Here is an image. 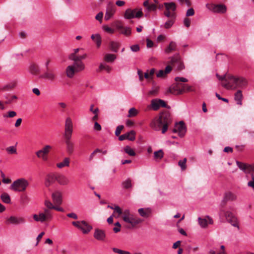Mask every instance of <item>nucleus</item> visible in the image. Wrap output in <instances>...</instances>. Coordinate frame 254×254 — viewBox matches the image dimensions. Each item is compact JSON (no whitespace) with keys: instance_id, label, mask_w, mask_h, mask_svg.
<instances>
[{"instance_id":"nucleus-42","label":"nucleus","mask_w":254,"mask_h":254,"mask_svg":"<svg viewBox=\"0 0 254 254\" xmlns=\"http://www.w3.org/2000/svg\"><path fill=\"white\" fill-rule=\"evenodd\" d=\"M124 151L130 156H134L136 154L135 151L129 146H126L124 148Z\"/></svg>"},{"instance_id":"nucleus-26","label":"nucleus","mask_w":254,"mask_h":254,"mask_svg":"<svg viewBox=\"0 0 254 254\" xmlns=\"http://www.w3.org/2000/svg\"><path fill=\"white\" fill-rule=\"evenodd\" d=\"M234 98L237 104L239 105H242L243 94L241 90H239L236 92Z\"/></svg>"},{"instance_id":"nucleus-47","label":"nucleus","mask_w":254,"mask_h":254,"mask_svg":"<svg viewBox=\"0 0 254 254\" xmlns=\"http://www.w3.org/2000/svg\"><path fill=\"white\" fill-rule=\"evenodd\" d=\"M72 133H73V132L64 131V138L65 143L67 142L72 141L71 140V139Z\"/></svg>"},{"instance_id":"nucleus-12","label":"nucleus","mask_w":254,"mask_h":254,"mask_svg":"<svg viewBox=\"0 0 254 254\" xmlns=\"http://www.w3.org/2000/svg\"><path fill=\"white\" fill-rule=\"evenodd\" d=\"M40 77L48 80L54 81L56 79L57 76L54 69L47 68Z\"/></svg>"},{"instance_id":"nucleus-7","label":"nucleus","mask_w":254,"mask_h":254,"mask_svg":"<svg viewBox=\"0 0 254 254\" xmlns=\"http://www.w3.org/2000/svg\"><path fill=\"white\" fill-rule=\"evenodd\" d=\"M169 59L170 60L169 64L172 65L177 70H181L185 68L184 64L179 54L174 55Z\"/></svg>"},{"instance_id":"nucleus-64","label":"nucleus","mask_w":254,"mask_h":254,"mask_svg":"<svg viewBox=\"0 0 254 254\" xmlns=\"http://www.w3.org/2000/svg\"><path fill=\"white\" fill-rule=\"evenodd\" d=\"M194 14V11L192 8H189L186 13L187 16H192Z\"/></svg>"},{"instance_id":"nucleus-58","label":"nucleus","mask_w":254,"mask_h":254,"mask_svg":"<svg viewBox=\"0 0 254 254\" xmlns=\"http://www.w3.org/2000/svg\"><path fill=\"white\" fill-rule=\"evenodd\" d=\"M115 227L113 228V231L115 233H117L120 231L121 225L119 222L115 224Z\"/></svg>"},{"instance_id":"nucleus-10","label":"nucleus","mask_w":254,"mask_h":254,"mask_svg":"<svg viewBox=\"0 0 254 254\" xmlns=\"http://www.w3.org/2000/svg\"><path fill=\"white\" fill-rule=\"evenodd\" d=\"M143 15V12L140 9L137 11L136 8L131 9H127L124 14V18L126 19H130L133 18H140Z\"/></svg>"},{"instance_id":"nucleus-20","label":"nucleus","mask_w":254,"mask_h":254,"mask_svg":"<svg viewBox=\"0 0 254 254\" xmlns=\"http://www.w3.org/2000/svg\"><path fill=\"white\" fill-rule=\"evenodd\" d=\"M180 86H181V84L177 83L176 85L168 89L167 92H169L173 94H181L183 93L184 89H182V88H180Z\"/></svg>"},{"instance_id":"nucleus-2","label":"nucleus","mask_w":254,"mask_h":254,"mask_svg":"<svg viewBox=\"0 0 254 254\" xmlns=\"http://www.w3.org/2000/svg\"><path fill=\"white\" fill-rule=\"evenodd\" d=\"M172 122L170 113L166 111L161 113L159 117L155 118L150 124L152 128L159 130L162 127V133H164L168 129V125Z\"/></svg>"},{"instance_id":"nucleus-51","label":"nucleus","mask_w":254,"mask_h":254,"mask_svg":"<svg viewBox=\"0 0 254 254\" xmlns=\"http://www.w3.org/2000/svg\"><path fill=\"white\" fill-rule=\"evenodd\" d=\"M5 99H6L5 101V104H9L14 102V101L17 99V97L16 95H11L10 97L8 98L7 97H5Z\"/></svg>"},{"instance_id":"nucleus-21","label":"nucleus","mask_w":254,"mask_h":254,"mask_svg":"<svg viewBox=\"0 0 254 254\" xmlns=\"http://www.w3.org/2000/svg\"><path fill=\"white\" fill-rule=\"evenodd\" d=\"M94 237L98 241H104L106 234L104 231L100 229H95L94 233Z\"/></svg>"},{"instance_id":"nucleus-15","label":"nucleus","mask_w":254,"mask_h":254,"mask_svg":"<svg viewBox=\"0 0 254 254\" xmlns=\"http://www.w3.org/2000/svg\"><path fill=\"white\" fill-rule=\"evenodd\" d=\"M52 198L56 205H61L63 203V193L60 190H56L52 194Z\"/></svg>"},{"instance_id":"nucleus-56","label":"nucleus","mask_w":254,"mask_h":254,"mask_svg":"<svg viewBox=\"0 0 254 254\" xmlns=\"http://www.w3.org/2000/svg\"><path fill=\"white\" fill-rule=\"evenodd\" d=\"M115 25L117 30L121 31L124 27L122 25V22L120 20H117L115 22Z\"/></svg>"},{"instance_id":"nucleus-63","label":"nucleus","mask_w":254,"mask_h":254,"mask_svg":"<svg viewBox=\"0 0 254 254\" xmlns=\"http://www.w3.org/2000/svg\"><path fill=\"white\" fill-rule=\"evenodd\" d=\"M159 91V87H156L153 88L150 91L149 94L151 95H155L157 94Z\"/></svg>"},{"instance_id":"nucleus-17","label":"nucleus","mask_w":254,"mask_h":254,"mask_svg":"<svg viewBox=\"0 0 254 254\" xmlns=\"http://www.w3.org/2000/svg\"><path fill=\"white\" fill-rule=\"evenodd\" d=\"M56 181L61 186H67L69 183L68 178L63 174H59L56 177Z\"/></svg>"},{"instance_id":"nucleus-35","label":"nucleus","mask_w":254,"mask_h":254,"mask_svg":"<svg viewBox=\"0 0 254 254\" xmlns=\"http://www.w3.org/2000/svg\"><path fill=\"white\" fill-rule=\"evenodd\" d=\"M99 71L105 70L107 72L110 73L111 71L112 68L105 63H101L99 65Z\"/></svg>"},{"instance_id":"nucleus-32","label":"nucleus","mask_w":254,"mask_h":254,"mask_svg":"<svg viewBox=\"0 0 254 254\" xmlns=\"http://www.w3.org/2000/svg\"><path fill=\"white\" fill-rule=\"evenodd\" d=\"M120 46V44L118 42L111 41L110 42V48L113 52H117Z\"/></svg>"},{"instance_id":"nucleus-62","label":"nucleus","mask_w":254,"mask_h":254,"mask_svg":"<svg viewBox=\"0 0 254 254\" xmlns=\"http://www.w3.org/2000/svg\"><path fill=\"white\" fill-rule=\"evenodd\" d=\"M114 210H115V212L118 213L119 215L123 214V211H122L121 208L118 205H115Z\"/></svg>"},{"instance_id":"nucleus-16","label":"nucleus","mask_w":254,"mask_h":254,"mask_svg":"<svg viewBox=\"0 0 254 254\" xmlns=\"http://www.w3.org/2000/svg\"><path fill=\"white\" fill-rule=\"evenodd\" d=\"M57 176L54 174L50 173L46 175L45 179V185L46 187H49L53 184L56 181Z\"/></svg>"},{"instance_id":"nucleus-50","label":"nucleus","mask_w":254,"mask_h":254,"mask_svg":"<svg viewBox=\"0 0 254 254\" xmlns=\"http://www.w3.org/2000/svg\"><path fill=\"white\" fill-rule=\"evenodd\" d=\"M151 106L153 110H157L160 107L158 99L153 100L151 101Z\"/></svg>"},{"instance_id":"nucleus-27","label":"nucleus","mask_w":254,"mask_h":254,"mask_svg":"<svg viewBox=\"0 0 254 254\" xmlns=\"http://www.w3.org/2000/svg\"><path fill=\"white\" fill-rule=\"evenodd\" d=\"M29 72L33 75H37L40 72V69L38 65L35 64H32L29 68Z\"/></svg>"},{"instance_id":"nucleus-8","label":"nucleus","mask_w":254,"mask_h":254,"mask_svg":"<svg viewBox=\"0 0 254 254\" xmlns=\"http://www.w3.org/2000/svg\"><path fill=\"white\" fill-rule=\"evenodd\" d=\"M52 149V146L50 145H46L41 149L38 150L36 153L37 157L41 159L43 161L48 160V155Z\"/></svg>"},{"instance_id":"nucleus-60","label":"nucleus","mask_w":254,"mask_h":254,"mask_svg":"<svg viewBox=\"0 0 254 254\" xmlns=\"http://www.w3.org/2000/svg\"><path fill=\"white\" fill-rule=\"evenodd\" d=\"M123 128H124V126H123V125L118 126L117 127L116 130H115V135L116 136H119Z\"/></svg>"},{"instance_id":"nucleus-33","label":"nucleus","mask_w":254,"mask_h":254,"mask_svg":"<svg viewBox=\"0 0 254 254\" xmlns=\"http://www.w3.org/2000/svg\"><path fill=\"white\" fill-rule=\"evenodd\" d=\"M116 56L112 54H107L105 55L104 60L108 63H113L116 59Z\"/></svg>"},{"instance_id":"nucleus-59","label":"nucleus","mask_w":254,"mask_h":254,"mask_svg":"<svg viewBox=\"0 0 254 254\" xmlns=\"http://www.w3.org/2000/svg\"><path fill=\"white\" fill-rule=\"evenodd\" d=\"M123 186H124V188H125L126 189L130 188L131 187V180L129 179H127V180H126L123 183Z\"/></svg>"},{"instance_id":"nucleus-43","label":"nucleus","mask_w":254,"mask_h":254,"mask_svg":"<svg viewBox=\"0 0 254 254\" xmlns=\"http://www.w3.org/2000/svg\"><path fill=\"white\" fill-rule=\"evenodd\" d=\"M120 33L126 36H129L131 33V28L129 27H124V28L120 31Z\"/></svg>"},{"instance_id":"nucleus-39","label":"nucleus","mask_w":254,"mask_h":254,"mask_svg":"<svg viewBox=\"0 0 254 254\" xmlns=\"http://www.w3.org/2000/svg\"><path fill=\"white\" fill-rule=\"evenodd\" d=\"M176 48V44L174 42H171L168 47L165 49V53L169 54L172 51H175Z\"/></svg>"},{"instance_id":"nucleus-3","label":"nucleus","mask_w":254,"mask_h":254,"mask_svg":"<svg viewBox=\"0 0 254 254\" xmlns=\"http://www.w3.org/2000/svg\"><path fill=\"white\" fill-rule=\"evenodd\" d=\"M248 81L243 77H237L229 75L226 77V82L222 86L227 89L234 90L237 88H243L247 86Z\"/></svg>"},{"instance_id":"nucleus-48","label":"nucleus","mask_w":254,"mask_h":254,"mask_svg":"<svg viewBox=\"0 0 254 254\" xmlns=\"http://www.w3.org/2000/svg\"><path fill=\"white\" fill-rule=\"evenodd\" d=\"M181 87L183 90V92L185 91L190 92L194 91V90L191 86L187 84H181Z\"/></svg>"},{"instance_id":"nucleus-53","label":"nucleus","mask_w":254,"mask_h":254,"mask_svg":"<svg viewBox=\"0 0 254 254\" xmlns=\"http://www.w3.org/2000/svg\"><path fill=\"white\" fill-rule=\"evenodd\" d=\"M102 29L104 31L109 34H113L115 32V30L108 25H103L102 26Z\"/></svg>"},{"instance_id":"nucleus-30","label":"nucleus","mask_w":254,"mask_h":254,"mask_svg":"<svg viewBox=\"0 0 254 254\" xmlns=\"http://www.w3.org/2000/svg\"><path fill=\"white\" fill-rule=\"evenodd\" d=\"M91 38L94 41L96 44L97 47H100L101 45V37L100 34H92L91 36Z\"/></svg>"},{"instance_id":"nucleus-40","label":"nucleus","mask_w":254,"mask_h":254,"mask_svg":"<svg viewBox=\"0 0 254 254\" xmlns=\"http://www.w3.org/2000/svg\"><path fill=\"white\" fill-rule=\"evenodd\" d=\"M164 5L167 10H172L174 11L176 9V6L174 2H165Z\"/></svg>"},{"instance_id":"nucleus-45","label":"nucleus","mask_w":254,"mask_h":254,"mask_svg":"<svg viewBox=\"0 0 254 254\" xmlns=\"http://www.w3.org/2000/svg\"><path fill=\"white\" fill-rule=\"evenodd\" d=\"M8 154H17V148L16 146H10L5 149Z\"/></svg>"},{"instance_id":"nucleus-22","label":"nucleus","mask_w":254,"mask_h":254,"mask_svg":"<svg viewBox=\"0 0 254 254\" xmlns=\"http://www.w3.org/2000/svg\"><path fill=\"white\" fill-rule=\"evenodd\" d=\"M73 125L72 119L70 117L66 118L64 125V131L68 132H73Z\"/></svg>"},{"instance_id":"nucleus-57","label":"nucleus","mask_w":254,"mask_h":254,"mask_svg":"<svg viewBox=\"0 0 254 254\" xmlns=\"http://www.w3.org/2000/svg\"><path fill=\"white\" fill-rule=\"evenodd\" d=\"M206 7L208 9L214 12L216 7V4L213 3H207L206 4Z\"/></svg>"},{"instance_id":"nucleus-36","label":"nucleus","mask_w":254,"mask_h":254,"mask_svg":"<svg viewBox=\"0 0 254 254\" xmlns=\"http://www.w3.org/2000/svg\"><path fill=\"white\" fill-rule=\"evenodd\" d=\"M224 198L226 201H234L237 199V196L231 192H228L225 193Z\"/></svg>"},{"instance_id":"nucleus-41","label":"nucleus","mask_w":254,"mask_h":254,"mask_svg":"<svg viewBox=\"0 0 254 254\" xmlns=\"http://www.w3.org/2000/svg\"><path fill=\"white\" fill-rule=\"evenodd\" d=\"M135 132L133 130L126 133L127 139L130 141H134L135 139Z\"/></svg>"},{"instance_id":"nucleus-61","label":"nucleus","mask_w":254,"mask_h":254,"mask_svg":"<svg viewBox=\"0 0 254 254\" xmlns=\"http://www.w3.org/2000/svg\"><path fill=\"white\" fill-rule=\"evenodd\" d=\"M16 115V113L15 111H11L7 112V115H4V117L13 118Z\"/></svg>"},{"instance_id":"nucleus-25","label":"nucleus","mask_w":254,"mask_h":254,"mask_svg":"<svg viewBox=\"0 0 254 254\" xmlns=\"http://www.w3.org/2000/svg\"><path fill=\"white\" fill-rule=\"evenodd\" d=\"M70 158L68 157H64L63 160L57 164V167L59 169H62L64 167H67L69 166Z\"/></svg>"},{"instance_id":"nucleus-28","label":"nucleus","mask_w":254,"mask_h":254,"mask_svg":"<svg viewBox=\"0 0 254 254\" xmlns=\"http://www.w3.org/2000/svg\"><path fill=\"white\" fill-rule=\"evenodd\" d=\"M236 164L241 170H243L246 173H248L250 171L251 165H247L246 164L240 162L239 161H237Z\"/></svg>"},{"instance_id":"nucleus-18","label":"nucleus","mask_w":254,"mask_h":254,"mask_svg":"<svg viewBox=\"0 0 254 254\" xmlns=\"http://www.w3.org/2000/svg\"><path fill=\"white\" fill-rule=\"evenodd\" d=\"M139 215L144 218L150 217L152 214V209L149 208H140L138 209Z\"/></svg>"},{"instance_id":"nucleus-6","label":"nucleus","mask_w":254,"mask_h":254,"mask_svg":"<svg viewBox=\"0 0 254 254\" xmlns=\"http://www.w3.org/2000/svg\"><path fill=\"white\" fill-rule=\"evenodd\" d=\"M29 185L27 180L20 178L14 181L10 186V189L15 191L22 192L26 190Z\"/></svg>"},{"instance_id":"nucleus-52","label":"nucleus","mask_w":254,"mask_h":254,"mask_svg":"<svg viewBox=\"0 0 254 254\" xmlns=\"http://www.w3.org/2000/svg\"><path fill=\"white\" fill-rule=\"evenodd\" d=\"M85 224V221H73L72 222V224L75 226V227L79 229H83L82 228H81V224Z\"/></svg>"},{"instance_id":"nucleus-49","label":"nucleus","mask_w":254,"mask_h":254,"mask_svg":"<svg viewBox=\"0 0 254 254\" xmlns=\"http://www.w3.org/2000/svg\"><path fill=\"white\" fill-rule=\"evenodd\" d=\"M187 159L186 158H185L182 160H180L178 162L179 166L181 168L182 170H185L187 168L186 162Z\"/></svg>"},{"instance_id":"nucleus-34","label":"nucleus","mask_w":254,"mask_h":254,"mask_svg":"<svg viewBox=\"0 0 254 254\" xmlns=\"http://www.w3.org/2000/svg\"><path fill=\"white\" fill-rule=\"evenodd\" d=\"M164 156V152L162 149H160L154 152V158L158 161L161 160Z\"/></svg>"},{"instance_id":"nucleus-54","label":"nucleus","mask_w":254,"mask_h":254,"mask_svg":"<svg viewBox=\"0 0 254 254\" xmlns=\"http://www.w3.org/2000/svg\"><path fill=\"white\" fill-rule=\"evenodd\" d=\"M174 19H171L166 21L164 24V27L166 29H169L171 28L174 23Z\"/></svg>"},{"instance_id":"nucleus-1","label":"nucleus","mask_w":254,"mask_h":254,"mask_svg":"<svg viewBox=\"0 0 254 254\" xmlns=\"http://www.w3.org/2000/svg\"><path fill=\"white\" fill-rule=\"evenodd\" d=\"M84 51L82 48H76L73 50V52L68 55V59L72 61L73 63L68 65L65 69L66 76L69 78H72L75 74L84 70L85 65L82 61L87 57V54L85 53L81 55L78 54L79 52Z\"/></svg>"},{"instance_id":"nucleus-5","label":"nucleus","mask_w":254,"mask_h":254,"mask_svg":"<svg viewBox=\"0 0 254 254\" xmlns=\"http://www.w3.org/2000/svg\"><path fill=\"white\" fill-rule=\"evenodd\" d=\"M122 219L125 222L129 224V228H133L142 222L141 219L130 213L129 209H125L123 211Z\"/></svg>"},{"instance_id":"nucleus-37","label":"nucleus","mask_w":254,"mask_h":254,"mask_svg":"<svg viewBox=\"0 0 254 254\" xmlns=\"http://www.w3.org/2000/svg\"><path fill=\"white\" fill-rule=\"evenodd\" d=\"M81 228H82L83 229H80L81 231H82V233L83 234H88L92 229V227L89 225L86 221L85 224H81Z\"/></svg>"},{"instance_id":"nucleus-14","label":"nucleus","mask_w":254,"mask_h":254,"mask_svg":"<svg viewBox=\"0 0 254 254\" xmlns=\"http://www.w3.org/2000/svg\"><path fill=\"white\" fill-rule=\"evenodd\" d=\"M24 218L20 216H10L6 220V223L8 224L19 225L24 224L25 222Z\"/></svg>"},{"instance_id":"nucleus-23","label":"nucleus","mask_w":254,"mask_h":254,"mask_svg":"<svg viewBox=\"0 0 254 254\" xmlns=\"http://www.w3.org/2000/svg\"><path fill=\"white\" fill-rule=\"evenodd\" d=\"M16 81H12L3 85L0 88V90L2 91H8L14 89L16 87Z\"/></svg>"},{"instance_id":"nucleus-31","label":"nucleus","mask_w":254,"mask_h":254,"mask_svg":"<svg viewBox=\"0 0 254 254\" xmlns=\"http://www.w3.org/2000/svg\"><path fill=\"white\" fill-rule=\"evenodd\" d=\"M227 10L226 6L224 4H216L215 13H224Z\"/></svg>"},{"instance_id":"nucleus-44","label":"nucleus","mask_w":254,"mask_h":254,"mask_svg":"<svg viewBox=\"0 0 254 254\" xmlns=\"http://www.w3.org/2000/svg\"><path fill=\"white\" fill-rule=\"evenodd\" d=\"M30 201V199L27 195L25 194H22L20 196V202L22 205L27 204Z\"/></svg>"},{"instance_id":"nucleus-19","label":"nucleus","mask_w":254,"mask_h":254,"mask_svg":"<svg viewBox=\"0 0 254 254\" xmlns=\"http://www.w3.org/2000/svg\"><path fill=\"white\" fill-rule=\"evenodd\" d=\"M198 220L199 224L202 228L207 227L208 223L212 224L213 222L212 219L209 216H207L204 218L199 217Z\"/></svg>"},{"instance_id":"nucleus-55","label":"nucleus","mask_w":254,"mask_h":254,"mask_svg":"<svg viewBox=\"0 0 254 254\" xmlns=\"http://www.w3.org/2000/svg\"><path fill=\"white\" fill-rule=\"evenodd\" d=\"M112 250L114 253L119 254H130V253L128 251H123L116 248H113Z\"/></svg>"},{"instance_id":"nucleus-24","label":"nucleus","mask_w":254,"mask_h":254,"mask_svg":"<svg viewBox=\"0 0 254 254\" xmlns=\"http://www.w3.org/2000/svg\"><path fill=\"white\" fill-rule=\"evenodd\" d=\"M172 69V66L171 65H168L165 67V69L164 70H159L158 72L156 73V76L157 77L164 78L166 76L167 74L171 72Z\"/></svg>"},{"instance_id":"nucleus-46","label":"nucleus","mask_w":254,"mask_h":254,"mask_svg":"<svg viewBox=\"0 0 254 254\" xmlns=\"http://www.w3.org/2000/svg\"><path fill=\"white\" fill-rule=\"evenodd\" d=\"M138 114V111L135 108H130L128 112L127 117L132 118L135 117Z\"/></svg>"},{"instance_id":"nucleus-9","label":"nucleus","mask_w":254,"mask_h":254,"mask_svg":"<svg viewBox=\"0 0 254 254\" xmlns=\"http://www.w3.org/2000/svg\"><path fill=\"white\" fill-rule=\"evenodd\" d=\"M220 216H224L227 221L230 223L232 225L239 228L237 218L234 216L233 213L230 211H225L221 210Z\"/></svg>"},{"instance_id":"nucleus-38","label":"nucleus","mask_w":254,"mask_h":254,"mask_svg":"<svg viewBox=\"0 0 254 254\" xmlns=\"http://www.w3.org/2000/svg\"><path fill=\"white\" fill-rule=\"evenodd\" d=\"M0 198L4 203L9 204L11 202V199L9 195L6 192H3L1 194Z\"/></svg>"},{"instance_id":"nucleus-11","label":"nucleus","mask_w":254,"mask_h":254,"mask_svg":"<svg viewBox=\"0 0 254 254\" xmlns=\"http://www.w3.org/2000/svg\"><path fill=\"white\" fill-rule=\"evenodd\" d=\"M173 131L178 132L180 137H183L186 132V127L183 121L176 124Z\"/></svg>"},{"instance_id":"nucleus-4","label":"nucleus","mask_w":254,"mask_h":254,"mask_svg":"<svg viewBox=\"0 0 254 254\" xmlns=\"http://www.w3.org/2000/svg\"><path fill=\"white\" fill-rule=\"evenodd\" d=\"M44 204L47 208H45L38 214L33 215L34 220L36 222L43 223L45 221H50L53 218V214L49 209H54L55 205L48 200H45Z\"/></svg>"},{"instance_id":"nucleus-13","label":"nucleus","mask_w":254,"mask_h":254,"mask_svg":"<svg viewBox=\"0 0 254 254\" xmlns=\"http://www.w3.org/2000/svg\"><path fill=\"white\" fill-rule=\"evenodd\" d=\"M116 11L115 6L112 3H108L106 11L105 14L104 19L105 20H109L114 15Z\"/></svg>"},{"instance_id":"nucleus-29","label":"nucleus","mask_w":254,"mask_h":254,"mask_svg":"<svg viewBox=\"0 0 254 254\" xmlns=\"http://www.w3.org/2000/svg\"><path fill=\"white\" fill-rule=\"evenodd\" d=\"M66 152L69 154L73 153L74 150V143L72 142H65Z\"/></svg>"}]
</instances>
